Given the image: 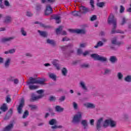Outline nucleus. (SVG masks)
I'll use <instances>...</instances> for the list:
<instances>
[{"label":"nucleus","mask_w":131,"mask_h":131,"mask_svg":"<svg viewBox=\"0 0 131 131\" xmlns=\"http://www.w3.org/2000/svg\"><path fill=\"white\" fill-rule=\"evenodd\" d=\"M60 48L62 51H65L67 49V46H60Z\"/></svg>","instance_id":"nucleus-64"},{"label":"nucleus","mask_w":131,"mask_h":131,"mask_svg":"<svg viewBox=\"0 0 131 131\" xmlns=\"http://www.w3.org/2000/svg\"><path fill=\"white\" fill-rule=\"evenodd\" d=\"M38 32L40 35V36H41L42 37H44L45 38H47L48 37V33L47 31H40L38 30Z\"/></svg>","instance_id":"nucleus-15"},{"label":"nucleus","mask_w":131,"mask_h":131,"mask_svg":"<svg viewBox=\"0 0 131 131\" xmlns=\"http://www.w3.org/2000/svg\"><path fill=\"white\" fill-rule=\"evenodd\" d=\"M80 85L82 88V90L85 91L86 92L88 91V88L85 85V83L83 81H81L80 82Z\"/></svg>","instance_id":"nucleus-29"},{"label":"nucleus","mask_w":131,"mask_h":131,"mask_svg":"<svg viewBox=\"0 0 131 131\" xmlns=\"http://www.w3.org/2000/svg\"><path fill=\"white\" fill-rule=\"evenodd\" d=\"M56 112H63L64 108L61 107L60 105H56L55 107Z\"/></svg>","instance_id":"nucleus-26"},{"label":"nucleus","mask_w":131,"mask_h":131,"mask_svg":"<svg viewBox=\"0 0 131 131\" xmlns=\"http://www.w3.org/2000/svg\"><path fill=\"white\" fill-rule=\"evenodd\" d=\"M29 107L31 108V110H33L34 109H37V106L35 105H29Z\"/></svg>","instance_id":"nucleus-51"},{"label":"nucleus","mask_w":131,"mask_h":131,"mask_svg":"<svg viewBox=\"0 0 131 131\" xmlns=\"http://www.w3.org/2000/svg\"><path fill=\"white\" fill-rule=\"evenodd\" d=\"M13 39H15V37H4L1 38V41L3 42V43H5V42H8L9 41H12Z\"/></svg>","instance_id":"nucleus-11"},{"label":"nucleus","mask_w":131,"mask_h":131,"mask_svg":"<svg viewBox=\"0 0 131 131\" xmlns=\"http://www.w3.org/2000/svg\"><path fill=\"white\" fill-rule=\"evenodd\" d=\"M91 58H93L94 60H96L97 61H100L101 62H107L108 59L106 57L104 56H101L99 55L98 54H93L91 55Z\"/></svg>","instance_id":"nucleus-3"},{"label":"nucleus","mask_w":131,"mask_h":131,"mask_svg":"<svg viewBox=\"0 0 131 131\" xmlns=\"http://www.w3.org/2000/svg\"><path fill=\"white\" fill-rule=\"evenodd\" d=\"M123 117L125 120H127L128 118H129V117L128 116V115L127 114H124L123 115Z\"/></svg>","instance_id":"nucleus-53"},{"label":"nucleus","mask_w":131,"mask_h":131,"mask_svg":"<svg viewBox=\"0 0 131 131\" xmlns=\"http://www.w3.org/2000/svg\"><path fill=\"white\" fill-rule=\"evenodd\" d=\"M90 9L85 7V6H81L80 7V12H81V14H86L90 12H92Z\"/></svg>","instance_id":"nucleus-10"},{"label":"nucleus","mask_w":131,"mask_h":131,"mask_svg":"<svg viewBox=\"0 0 131 131\" xmlns=\"http://www.w3.org/2000/svg\"><path fill=\"white\" fill-rule=\"evenodd\" d=\"M117 77H118L119 80H122L123 78V74H122V73L121 72H119L117 74Z\"/></svg>","instance_id":"nucleus-36"},{"label":"nucleus","mask_w":131,"mask_h":131,"mask_svg":"<svg viewBox=\"0 0 131 131\" xmlns=\"http://www.w3.org/2000/svg\"><path fill=\"white\" fill-rule=\"evenodd\" d=\"M81 68L86 69L90 68V64L89 63H82L80 65Z\"/></svg>","instance_id":"nucleus-38"},{"label":"nucleus","mask_w":131,"mask_h":131,"mask_svg":"<svg viewBox=\"0 0 131 131\" xmlns=\"http://www.w3.org/2000/svg\"><path fill=\"white\" fill-rule=\"evenodd\" d=\"M81 124L83 126V129L86 130L87 128H89V123H88V120H82L81 121Z\"/></svg>","instance_id":"nucleus-13"},{"label":"nucleus","mask_w":131,"mask_h":131,"mask_svg":"<svg viewBox=\"0 0 131 131\" xmlns=\"http://www.w3.org/2000/svg\"><path fill=\"white\" fill-rule=\"evenodd\" d=\"M80 12V11H72L71 14L74 17H78L79 16H80V13H79Z\"/></svg>","instance_id":"nucleus-34"},{"label":"nucleus","mask_w":131,"mask_h":131,"mask_svg":"<svg viewBox=\"0 0 131 131\" xmlns=\"http://www.w3.org/2000/svg\"><path fill=\"white\" fill-rule=\"evenodd\" d=\"M45 91L43 90H40L37 91V94H39V95H42L41 94L43 93Z\"/></svg>","instance_id":"nucleus-62"},{"label":"nucleus","mask_w":131,"mask_h":131,"mask_svg":"<svg viewBox=\"0 0 131 131\" xmlns=\"http://www.w3.org/2000/svg\"><path fill=\"white\" fill-rule=\"evenodd\" d=\"M36 11H37V12H40V11H41V5L37 4L36 6Z\"/></svg>","instance_id":"nucleus-42"},{"label":"nucleus","mask_w":131,"mask_h":131,"mask_svg":"<svg viewBox=\"0 0 131 131\" xmlns=\"http://www.w3.org/2000/svg\"><path fill=\"white\" fill-rule=\"evenodd\" d=\"M84 106H85L86 108H91V109H95L96 108V105L92 103L84 104Z\"/></svg>","instance_id":"nucleus-21"},{"label":"nucleus","mask_w":131,"mask_h":131,"mask_svg":"<svg viewBox=\"0 0 131 131\" xmlns=\"http://www.w3.org/2000/svg\"><path fill=\"white\" fill-rule=\"evenodd\" d=\"M125 81L126 82H131V76L128 75L124 78Z\"/></svg>","instance_id":"nucleus-39"},{"label":"nucleus","mask_w":131,"mask_h":131,"mask_svg":"<svg viewBox=\"0 0 131 131\" xmlns=\"http://www.w3.org/2000/svg\"><path fill=\"white\" fill-rule=\"evenodd\" d=\"M11 21H12V17H11V16H7L5 17L4 23H6V24H9V23H10Z\"/></svg>","instance_id":"nucleus-30"},{"label":"nucleus","mask_w":131,"mask_h":131,"mask_svg":"<svg viewBox=\"0 0 131 131\" xmlns=\"http://www.w3.org/2000/svg\"><path fill=\"white\" fill-rule=\"evenodd\" d=\"M27 16L28 17H32V16H33V14H32L31 12H30L29 11H27Z\"/></svg>","instance_id":"nucleus-61"},{"label":"nucleus","mask_w":131,"mask_h":131,"mask_svg":"<svg viewBox=\"0 0 131 131\" xmlns=\"http://www.w3.org/2000/svg\"><path fill=\"white\" fill-rule=\"evenodd\" d=\"M13 127H14V124L10 123L5 128L4 131H10Z\"/></svg>","instance_id":"nucleus-23"},{"label":"nucleus","mask_w":131,"mask_h":131,"mask_svg":"<svg viewBox=\"0 0 131 131\" xmlns=\"http://www.w3.org/2000/svg\"><path fill=\"white\" fill-rule=\"evenodd\" d=\"M125 23H126V18H125V17H123L122 19L121 25H122V26L124 25V24H125Z\"/></svg>","instance_id":"nucleus-49"},{"label":"nucleus","mask_w":131,"mask_h":131,"mask_svg":"<svg viewBox=\"0 0 131 131\" xmlns=\"http://www.w3.org/2000/svg\"><path fill=\"white\" fill-rule=\"evenodd\" d=\"M107 23L110 24H113V26H117V21L116 19L114 18V15L112 14L111 16L108 17Z\"/></svg>","instance_id":"nucleus-4"},{"label":"nucleus","mask_w":131,"mask_h":131,"mask_svg":"<svg viewBox=\"0 0 131 131\" xmlns=\"http://www.w3.org/2000/svg\"><path fill=\"white\" fill-rule=\"evenodd\" d=\"M61 40L62 41H68L70 40V39H69V38H68V37L66 36L62 38V39Z\"/></svg>","instance_id":"nucleus-59"},{"label":"nucleus","mask_w":131,"mask_h":131,"mask_svg":"<svg viewBox=\"0 0 131 131\" xmlns=\"http://www.w3.org/2000/svg\"><path fill=\"white\" fill-rule=\"evenodd\" d=\"M25 105V100H24V98H21L19 104L18 106L17 107V112L19 114H21L22 113V108L24 107V105Z\"/></svg>","instance_id":"nucleus-7"},{"label":"nucleus","mask_w":131,"mask_h":131,"mask_svg":"<svg viewBox=\"0 0 131 131\" xmlns=\"http://www.w3.org/2000/svg\"><path fill=\"white\" fill-rule=\"evenodd\" d=\"M52 18L56 21V23L57 24L61 23V16H60V14L53 15L52 16Z\"/></svg>","instance_id":"nucleus-12"},{"label":"nucleus","mask_w":131,"mask_h":131,"mask_svg":"<svg viewBox=\"0 0 131 131\" xmlns=\"http://www.w3.org/2000/svg\"><path fill=\"white\" fill-rule=\"evenodd\" d=\"M73 105L74 108L75 109V110H77L78 108V106L77 105V103H76L75 102H73Z\"/></svg>","instance_id":"nucleus-55"},{"label":"nucleus","mask_w":131,"mask_h":131,"mask_svg":"<svg viewBox=\"0 0 131 131\" xmlns=\"http://www.w3.org/2000/svg\"><path fill=\"white\" fill-rule=\"evenodd\" d=\"M82 119V113L81 112H78L74 115L72 118V122L73 124H78Z\"/></svg>","instance_id":"nucleus-2"},{"label":"nucleus","mask_w":131,"mask_h":131,"mask_svg":"<svg viewBox=\"0 0 131 131\" xmlns=\"http://www.w3.org/2000/svg\"><path fill=\"white\" fill-rule=\"evenodd\" d=\"M91 21H95L97 20V15H93L91 18H90Z\"/></svg>","instance_id":"nucleus-54"},{"label":"nucleus","mask_w":131,"mask_h":131,"mask_svg":"<svg viewBox=\"0 0 131 131\" xmlns=\"http://www.w3.org/2000/svg\"><path fill=\"white\" fill-rule=\"evenodd\" d=\"M86 32V31H85V29L76 30V33H77V34H85Z\"/></svg>","instance_id":"nucleus-22"},{"label":"nucleus","mask_w":131,"mask_h":131,"mask_svg":"<svg viewBox=\"0 0 131 131\" xmlns=\"http://www.w3.org/2000/svg\"><path fill=\"white\" fill-rule=\"evenodd\" d=\"M63 27H64L62 26H59V27L56 29V33L57 35L61 34V33H62Z\"/></svg>","instance_id":"nucleus-24"},{"label":"nucleus","mask_w":131,"mask_h":131,"mask_svg":"<svg viewBox=\"0 0 131 131\" xmlns=\"http://www.w3.org/2000/svg\"><path fill=\"white\" fill-rule=\"evenodd\" d=\"M38 79L39 80H37V79L35 78L30 77L29 81L27 82V85H29L30 84H36L37 83L39 84H45V82L47 81L46 79L38 78Z\"/></svg>","instance_id":"nucleus-1"},{"label":"nucleus","mask_w":131,"mask_h":131,"mask_svg":"<svg viewBox=\"0 0 131 131\" xmlns=\"http://www.w3.org/2000/svg\"><path fill=\"white\" fill-rule=\"evenodd\" d=\"M39 25L41 27H43V28H48L49 27L46 26V25L42 24V23H39Z\"/></svg>","instance_id":"nucleus-60"},{"label":"nucleus","mask_w":131,"mask_h":131,"mask_svg":"<svg viewBox=\"0 0 131 131\" xmlns=\"http://www.w3.org/2000/svg\"><path fill=\"white\" fill-rule=\"evenodd\" d=\"M111 42L112 45H116L117 46H120V45H121V42H117V37H114L112 38Z\"/></svg>","instance_id":"nucleus-17"},{"label":"nucleus","mask_w":131,"mask_h":131,"mask_svg":"<svg viewBox=\"0 0 131 131\" xmlns=\"http://www.w3.org/2000/svg\"><path fill=\"white\" fill-rule=\"evenodd\" d=\"M57 123H58V121L55 119H52L49 122V124H50V125H55Z\"/></svg>","instance_id":"nucleus-28"},{"label":"nucleus","mask_w":131,"mask_h":131,"mask_svg":"<svg viewBox=\"0 0 131 131\" xmlns=\"http://www.w3.org/2000/svg\"><path fill=\"white\" fill-rule=\"evenodd\" d=\"M110 73H111V70L109 69H105L104 70V72L103 73L104 75H106V74H109Z\"/></svg>","instance_id":"nucleus-44"},{"label":"nucleus","mask_w":131,"mask_h":131,"mask_svg":"<svg viewBox=\"0 0 131 131\" xmlns=\"http://www.w3.org/2000/svg\"><path fill=\"white\" fill-rule=\"evenodd\" d=\"M52 64L57 70H60V64H59V61L57 59L54 60L52 62Z\"/></svg>","instance_id":"nucleus-16"},{"label":"nucleus","mask_w":131,"mask_h":131,"mask_svg":"<svg viewBox=\"0 0 131 131\" xmlns=\"http://www.w3.org/2000/svg\"><path fill=\"white\" fill-rule=\"evenodd\" d=\"M47 43L49 45H51L52 47H56V41L54 40L47 39Z\"/></svg>","instance_id":"nucleus-18"},{"label":"nucleus","mask_w":131,"mask_h":131,"mask_svg":"<svg viewBox=\"0 0 131 131\" xmlns=\"http://www.w3.org/2000/svg\"><path fill=\"white\" fill-rule=\"evenodd\" d=\"M82 54H83V53H82V49H78L77 51V55L79 56Z\"/></svg>","instance_id":"nucleus-50"},{"label":"nucleus","mask_w":131,"mask_h":131,"mask_svg":"<svg viewBox=\"0 0 131 131\" xmlns=\"http://www.w3.org/2000/svg\"><path fill=\"white\" fill-rule=\"evenodd\" d=\"M109 125H110L109 119L104 120V123L102 125L103 127H104V128H107V127H108V126H109Z\"/></svg>","instance_id":"nucleus-31"},{"label":"nucleus","mask_w":131,"mask_h":131,"mask_svg":"<svg viewBox=\"0 0 131 131\" xmlns=\"http://www.w3.org/2000/svg\"><path fill=\"white\" fill-rule=\"evenodd\" d=\"M8 108L7 106V103H4L0 107V110H2L3 112H6L8 110Z\"/></svg>","instance_id":"nucleus-25"},{"label":"nucleus","mask_w":131,"mask_h":131,"mask_svg":"<svg viewBox=\"0 0 131 131\" xmlns=\"http://www.w3.org/2000/svg\"><path fill=\"white\" fill-rule=\"evenodd\" d=\"M11 58H6L5 62H4V67L6 69H8L9 67H10V65L11 64Z\"/></svg>","instance_id":"nucleus-14"},{"label":"nucleus","mask_w":131,"mask_h":131,"mask_svg":"<svg viewBox=\"0 0 131 131\" xmlns=\"http://www.w3.org/2000/svg\"><path fill=\"white\" fill-rule=\"evenodd\" d=\"M103 46H104V43H103V42L101 41H99L97 42V45L94 46V48L95 49H98L99 47H103Z\"/></svg>","instance_id":"nucleus-37"},{"label":"nucleus","mask_w":131,"mask_h":131,"mask_svg":"<svg viewBox=\"0 0 131 131\" xmlns=\"http://www.w3.org/2000/svg\"><path fill=\"white\" fill-rule=\"evenodd\" d=\"M61 73L63 76H67V73H68V70L66 68H63L61 70Z\"/></svg>","instance_id":"nucleus-32"},{"label":"nucleus","mask_w":131,"mask_h":131,"mask_svg":"<svg viewBox=\"0 0 131 131\" xmlns=\"http://www.w3.org/2000/svg\"><path fill=\"white\" fill-rule=\"evenodd\" d=\"M65 99H66L65 96H62L59 99V100L60 101V102H63L65 101Z\"/></svg>","instance_id":"nucleus-57"},{"label":"nucleus","mask_w":131,"mask_h":131,"mask_svg":"<svg viewBox=\"0 0 131 131\" xmlns=\"http://www.w3.org/2000/svg\"><path fill=\"white\" fill-rule=\"evenodd\" d=\"M15 52H16V50H15V49H12L9 50V54H14Z\"/></svg>","instance_id":"nucleus-63"},{"label":"nucleus","mask_w":131,"mask_h":131,"mask_svg":"<svg viewBox=\"0 0 131 131\" xmlns=\"http://www.w3.org/2000/svg\"><path fill=\"white\" fill-rule=\"evenodd\" d=\"M97 7H99V8H103L104 6H105V3L104 2H100L97 4Z\"/></svg>","instance_id":"nucleus-46"},{"label":"nucleus","mask_w":131,"mask_h":131,"mask_svg":"<svg viewBox=\"0 0 131 131\" xmlns=\"http://www.w3.org/2000/svg\"><path fill=\"white\" fill-rule=\"evenodd\" d=\"M109 61L112 63V64H114L115 63H116L117 62V57L115 56H111Z\"/></svg>","instance_id":"nucleus-20"},{"label":"nucleus","mask_w":131,"mask_h":131,"mask_svg":"<svg viewBox=\"0 0 131 131\" xmlns=\"http://www.w3.org/2000/svg\"><path fill=\"white\" fill-rule=\"evenodd\" d=\"M12 78H13V77H11L10 80H11V81H13L15 84H18V83H19V80H18V79H15L14 80H13Z\"/></svg>","instance_id":"nucleus-48"},{"label":"nucleus","mask_w":131,"mask_h":131,"mask_svg":"<svg viewBox=\"0 0 131 131\" xmlns=\"http://www.w3.org/2000/svg\"><path fill=\"white\" fill-rule=\"evenodd\" d=\"M12 101V99H11V97H10V95H7L6 97V102L7 103H10Z\"/></svg>","instance_id":"nucleus-52"},{"label":"nucleus","mask_w":131,"mask_h":131,"mask_svg":"<svg viewBox=\"0 0 131 131\" xmlns=\"http://www.w3.org/2000/svg\"><path fill=\"white\" fill-rule=\"evenodd\" d=\"M124 10H125L124 7L122 5H121L120 8V13H123L124 12Z\"/></svg>","instance_id":"nucleus-56"},{"label":"nucleus","mask_w":131,"mask_h":131,"mask_svg":"<svg viewBox=\"0 0 131 131\" xmlns=\"http://www.w3.org/2000/svg\"><path fill=\"white\" fill-rule=\"evenodd\" d=\"M20 32L21 35H23V36H26L27 35V32L25 31V28H21Z\"/></svg>","instance_id":"nucleus-33"},{"label":"nucleus","mask_w":131,"mask_h":131,"mask_svg":"<svg viewBox=\"0 0 131 131\" xmlns=\"http://www.w3.org/2000/svg\"><path fill=\"white\" fill-rule=\"evenodd\" d=\"M94 4H95L94 0H91L90 5L92 7V8L91 9V11H94L95 10V5H94Z\"/></svg>","instance_id":"nucleus-41"},{"label":"nucleus","mask_w":131,"mask_h":131,"mask_svg":"<svg viewBox=\"0 0 131 131\" xmlns=\"http://www.w3.org/2000/svg\"><path fill=\"white\" fill-rule=\"evenodd\" d=\"M63 128V126L62 125L58 126V125H55L54 126H51V128H52V129H55L57 128Z\"/></svg>","instance_id":"nucleus-45"},{"label":"nucleus","mask_w":131,"mask_h":131,"mask_svg":"<svg viewBox=\"0 0 131 131\" xmlns=\"http://www.w3.org/2000/svg\"><path fill=\"white\" fill-rule=\"evenodd\" d=\"M103 121H104V118L103 117L100 118L97 120L96 124V128L97 130H101V128H102V123H103Z\"/></svg>","instance_id":"nucleus-5"},{"label":"nucleus","mask_w":131,"mask_h":131,"mask_svg":"<svg viewBox=\"0 0 131 131\" xmlns=\"http://www.w3.org/2000/svg\"><path fill=\"white\" fill-rule=\"evenodd\" d=\"M28 115H29V112H28V111H25L23 116V118L24 119L26 118V117H27Z\"/></svg>","instance_id":"nucleus-43"},{"label":"nucleus","mask_w":131,"mask_h":131,"mask_svg":"<svg viewBox=\"0 0 131 131\" xmlns=\"http://www.w3.org/2000/svg\"><path fill=\"white\" fill-rule=\"evenodd\" d=\"M56 100L57 98L54 96H51L49 97V101H50V102H55V101H56Z\"/></svg>","instance_id":"nucleus-40"},{"label":"nucleus","mask_w":131,"mask_h":131,"mask_svg":"<svg viewBox=\"0 0 131 131\" xmlns=\"http://www.w3.org/2000/svg\"><path fill=\"white\" fill-rule=\"evenodd\" d=\"M44 96V95H39L38 96H36L34 93H32L30 101L31 102H35V101H38V100H39V99L43 98Z\"/></svg>","instance_id":"nucleus-6"},{"label":"nucleus","mask_w":131,"mask_h":131,"mask_svg":"<svg viewBox=\"0 0 131 131\" xmlns=\"http://www.w3.org/2000/svg\"><path fill=\"white\" fill-rule=\"evenodd\" d=\"M116 28H117V26H113L111 34H115V33H121V34H123L124 33L123 31L120 30H116Z\"/></svg>","instance_id":"nucleus-8"},{"label":"nucleus","mask_w":131,"mask_h":131,"mask_svg":"<svg viewBox=\"0 0 131 131\" xmlns=\"http://www.w3.org/2000/svg\"><path fill=\"white\" fill-rule=\"evenodd\" d=\"M49 76L50 78H51V79H53V80H54V81H56V80H57V76H56L55 74L49 73Z\"/></svg>","instance_id":"nucleus-27"},{"label":"nucleus","mask_w":131,"mask_h":131,"mask_svg":"<svg viewBox=\"0 0 131 131\" xmlns=\"http://www.w3.org/2000/svg\"><path fill=\"white\" fill-rule=\"evenodd\" d=\"M11 116H12L11 114H10L7 113L6 114V115L5 116V117L4 118V120H9V119H10V118H11Z\"/></svg>","instance_id":"nucleus-47"},{"label":"nucleus","mask_w":131,"mask_h":131,"mask_svg":"<svg viewBox=\"0 0 131 131\" xmlns=\"http://www.w3.org/2000/svg\"><path fill=\"white\" fill-rule=\"evenodd\" d=\"M109 124L111 127H116V122L112 119H109Z\"/></svg>","instance_id":"nucleus-19"},{"label":"nucleus","mask_w":131,"mask_h":131,"mask_svg":"<svg viewBox=\"0 0 131 131\" xmlns=\"http://www.w3.org/2000/svg\"><path fill=\"white\" fill-rule=\"evenodd\" d=\"M4 5L6 7H10V3L9 2V1H8V0H5L4 1Z\"/></svg>","instance_id":"nucleus-58"},{"label":"nucleus","mask_w":131,"mask_h":131,"mask_svg":"<svg viewBox=\"0 0 131 131\" xmlns=\"http://www.w3.org/2000/svg\"><path fill=\"white\" fill-rule=\"evenodd\" d=\"M53 13V9L50 5L46 6V9L45 11V16H49Z\"/></svg>","instance_id":"nucleus-9"},{"label":"nucleus","mask_w":131,"mask_h":131,"mask_svg":"<svg viewBox=\"0 0 131 131\" xmlns=\"http://www.w3.org/2000/svg\"><path fill=\"white\" fill-rule=\"evenodd\" d=\"M29 89L31 91H32L33 90H37V89H38V86L35 85H29Z\"/></svg>","instance_id":"nucleus-35"}]
</instances>
